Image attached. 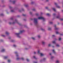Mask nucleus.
<instances>
[{"label": "nucleus", "instance_id": "f257e3e1", "mask_svg": "<svg viewBox=\"0 0 63 63\" xmlns=\"http://www.w3.org/2000/svg\"><path fill=\"white\" fill-rule=\"evenodd\" d=\"M23 32V31H21L20 32V33H15V34L18 37V38H20V36H19V35L20 33H22Z\"/></svg>", "mask_w": 63, "mask_h": 63}, {"label": "nucleus", "instance_id": "f03ea898", "mask_svg": "<svg viewBox=\"0 0 63 63\" xmlns=\"http://www.w3.org/2000/svg\"><path fill=\"white\" fill-rule=\"evenodd\" d=\"M37 18H34V22L35 24H37L38 23V21H37Z\"/></svg>", "mask_w": 63, "mask_h": 63}, {"label": "nucleus", "instance_id": "7ed1b4c3", "mask_svg": "<svg viewBox=\"0 0 63 63\" xmlns=\"http://www.w3.org/2000/svg\"><path fill=\"white\" fill-rule=\"evenodd\" d=\"M38 19H43V21H44L45 20V18L43 17H39Z\"/></svg>", "mask_w": 63, "mask_h": 63}, {"label": "nucleus", "instance_id": "20e7f679", "mask_svg": "<svg viewBox=\"0 0 63 63\" xmlns=\"http://www.w3.org/2000/svg\"><path fill=\"white\" fill-rule=\"evenodd\" d=\"M10 2H13V4H15V3H16V1H11V0H10Z\"/></svg>", "mask_w": 63, "mask_h": 63}, {"label": "nucleus", "instance_id": "39448f33", "mask_svg": "<svg viewBox=\"0 0 63 63\" xmlns=\"http://www.w3.org/2000/svg\"><path fill=\"white\" fill-rule=\"evenodd\" d=\"M39 53L40 54L41 56H44V54L42 53Z\"/></svg>", "mask_w": 63, "mask_h": 63}, {"label": "nucleus", "instance_id": "423d86ee", "mask_svg": "<svg viewBox=\"0 0 63 63\" xmlns=\"http://www.w3.org/2000/svg\"><path fill=\"white\" fill-rule=\"evenodd\" d=\"M5 51V50L4 49H3L1 51V52H4V51Z\"/></svg>", "mask_w": 63, "mask_h": 63}, {"label": "nucleus", "instance_id": "0eeeda50", "mask_svg": "<svg viewBox=\"0 0 63 63\" xmlns=\"http://www.w3.org/2000/svg\"><path fill=\"white\" fill-rule=\"evenodd\" d=\"M52 43L53 44H56V43H55V41H53L52 42Z\"/></svg>", "mask_w": 63, "mask_h": 63}, {"label": "nucleus", "instance_id": "6e6552de", "mask_svg": "<svg viewBox=\"0 0 63 63\" xmlns=\"http://www.w3.org/2000/svg\"><path fill=\"white\" fill-rule=\"evenodd\" d=\"M46 15L48 16H50V14H46Z\"/></svg>", "mask_w": 63, "mask_h": 63}, {"label": "nucleus", "instance_id": "1a4fd4ad", "mask_svg": "<svg viewBox=\"0 0 63 63\" xmlns=\"http://www.w3.org/2000/svg\"><path fill=\"white\" fill-rule=\"evenodd\" d=\"M6 35H8L9 34V32H6Z\"/></svg>", "mask_w": 63, "mask_h": 63}, {"label": "nucleus", "instance_id": "9d476101", "mask_svg": "<svg viewBox=\"0 0 63 63\" xmlns=\"http://www.w3.org/2000/svg\"><path fill=\"white\" fill-rule=\"evenodd\" d=\"M53 10L55 12H56V10H55V9L54 8H52Z\"/></svg>", "mask_w": 63, "mask_h": 63}, {"label": "nucleus", "instance_id": "9b49d317", "mask_svg": "<svg viewBox=\"0 0 63 63\" xmlns=\"http://www.w3.org/2000/svg\"><path fill=\"white\" fill-rule=\"evenodd\" d=\"M32 39H33V40H35V38L33 37H32Z\"/></svg>", "mask_w": 63, "mask_h": 63}, {"label": "nucleus", "instance_id": "f8f14e48", "mask_svg": "<svg viewBox=\"0 0 63 63\" xmlns=\"http://www.w3.org/2000/svg\"><path fill=\"white\" fill-rule=\"evenodd\" d=\"M56 7L57 8H60V6H58V5H57Z\"/></svg>", "mask_w": 63, "mask_h": 63}, {"label": "nucleus", "instance_id": "ddd939ff", "mask_svg": "<svg viewBox=\"0 0 63 63\" xmlns=\"http://www.w3.org/2000/svg\"><path fill=\"white\" fill-rule=\"evenodd\" d=\"M52 51L53 52V53H55V51H54V50H52Z\"/></svg>", "mask_w": 63, "mask_h": 63}, {"label": "nucleus", "instance_id": "4468645a", "mask_svg": "<svg viewBox=\"0 0 63 63\" xmlns=\"http://www.w3.org/2000/svg\"><path fill=\"white\" fill-rule=\"evenodd\" d=\"M56 47H59L60 46L59 45H58V44H57L56 45Z\"/></svg>", "mask_w": 63, "mask_h": 63}, {"label": "nucleus", "instance_id": "2eb2a0df", "mask_svg": "<svg viewBox=\"0 0 63 63\" xmlns=\"http://www.w3.org/2000/svg\"><path fill=\"white\" fill-rule=\"evenodd\" d=\"M7 58H8V57L5 56L4 57V59H7Z\"/></svg>", "mask_w": 63, "mask_h": 63}, {"label": "nucleus", "instance_id": "dca6fc26", "mask_svg": "<svg viewBox=\"0 0 63 63\" xmlns=\"http://www.w3.org/2000/svg\"><path fill=\"white\" fill-rule=\"evenodd\" d=\"M56 33L57 34H59V32H56Z\"/></svg>", "mask_w": 63, "mask_h": 63}, {"label": "nucleus", "instance_id": "f3484780", "mask_svg": "<svg viewBox=\"0 0 63 63\" xmlns=\"http://www.w3.org/2000/svg\"><path fill=\"white\" fill-rule=\"evenodd\" d=\"M11 62V60H8V62L9 63H10Z\"/></svg>", "mask_w": 63, "mask_h": 63}, {"label": "nucleus", "instance_id": "a211bd4d", "mask_svg": "<svg viewBox=\"0 0 63 63\" xmlns=\"http://www.w3.org/2000/svg\"><path fill=\"white\" fill-rule=\"evenodd\" d=\"M48 30H51V28H48Z\"/></svg>", "mask_w": 63, "mask_h": 63}, {"label": "nucleus", "instance_id": "6ab92c4d", "mask_svg": "<svg viewBox=\"0 0 63 63\" xmlns=\"http://www.w3.org/2000/svg\"><path fill=\"white\" fill-rule=\"evenodd\" d=\"M25 6L26 7H28V5H25Z\"/></svg>", "mask_w": 63, "mask_h": 63}, {"label": "nucleus", "instance_id": "aec40b11", "mask_svg": "<svg viewBox=\"0 0 63 63\" xmlns=\"http://www.w3.org/2000/svg\"><path fill=\"white\" fill-rule=\"evenodd\" d=\"M26 60L27 61H28H28H29V59H27Z\"/></svg>", "mask_w": 63, "mask_h": 63}, {"label": "nucleus", "instance_id": "412c9836", "mask_svg": "<svg viewBox=\"0 0 63 63\" xmlns=\"http://www.w3.org/2000/svg\"><path fill=\"white\" fill-rule=\"evenodd\" d=\"M42 44H43V45H44L45 43V42H42Z\"/></svg>", "mask_w": 63, "mask_h": 63}, {"label": "nucleus", "instance_id": "4be33fe9", "mask_svg": "<svg viewBox=\"0 0 63 63\" xmlns=\"http://www.w3.org/2000/svg\"><path fill=\"white\" fill-rule=\"evenodd\" d=\"M56 18H59V16H57L56 17Z\"/></svg>", "mask_w": 63, "mask_h": 63}, {"label": "nucleus", "instance_id": "5701e85b", "mask_svg": "<svg viewBox=\"0 0 63 63\" xmlns=\"http://www.w3.org/2000/svg\"><path fill=\"white\" fill-rule=\"evenodd\" d=\"M22 16H26V15L23 14Z\"/></svg>", "mask_w": 63, "mask_h": 63}, {"label": "nucleus", "instance_id": "b1692460", "mask_svg": "<svg viewBox=\"0 0 63 63\" xmlns=\"http://www.w3.org/2000/svg\"><path fill=\"white\" fill-rule=\"evenodd\" d=\"M48 47H50L51 46V45L50 44H49L48 45Z\"/></svg>", "mask_w": 63, "mask_h": 63}, {"label": "nucleus", "instance_id": "393cba45", "mask_svg": "<svg viewBox=\"0 0 63 63\" xmlns=\"http://www.w3.org/2000/svg\"><path fill=\"white\" fill-rule=\"evenodd\" d=\"M11 12H14V10H12L11 11Z\"/></svg>", "mask_w": 63, "mask_h": 63}, {"label": "nucleus", "instance_id": "a878e982", "mask_svg": "<svg viewBox=\"0 0 63 63\" xmlns=\"http://www.w3.org/2000/svg\"><path fill=\"white\" fill-rule=\"evenodd\" d=\"M21 60H24V58H21Z\"/></svg>", "mask_w": 63, "mask_h": 63}, {"label": "nucleus", "instance_id": "bb28decb", "mask_svg": "<svg viewBox=\"0 0 63 63\" xmlns=\"http://www.w3.org/2000/svg\"><path fill=\"white\" fill-rule=\"evenodd\" d=\"M54 57V56H52L51 57V59H52V58H53Z\"/></svg>", "mask_w": 63, "mask_h": 63}, {"label": "nucleus", "instance_id": "cd10ccee", "mask_svg": "<svg viewBox=\"0 0 63 63\" xmlns=\"http://www.w3.org/2000/svg\"><path fill=\"white\" fill-rule=\"evenodd\" d=\"M56 63H59V61H56Z\"/></svg>", "mask_w": 63, "mask_h": 63}, {"label": "nucleus", "instance_id": "c85d7f7f", "mask_svg": "<svg viewBox=\"0 0 63 63\" xmlns=\"http://www.w3.org/2000/svg\"><path fill=\"white\" fill-rule=\"evenodd\" d=\"M60 20H61V21H62V20H63V19H60Z\"/></svg>", "mask_w": 63, "mask_h": 63}, {"label": "nucleus", "instance_id": "c756f323", "mask_svg": "<svg viewBox=\"0 0 63 63\" xmlns=\"http://www.w3.org/2000/svg\"><path fill=\"white\" fill-rule=\"evenodd\" d=\"M38 38H40V37H41V36H40V35H38Z\"/></svg>", "mask_w": 63, "mask_h": 63}, {"label": "nucleus", "instance_id": "7c9ffc66", "mask_svg": "<svg viewBox=\"0 0 63 63\" xmlns=\"http://www.w3.org/2000/svg\"><path fill=\"white\" fill-rule=\"evenodd\" d=\"M13 47H16V45H13Z\"/></svg>", "mask_w": 63, "mask_h": 63}, {"label": "nucleus", "instance_id": "2f4dec72", "mask_svg": "<svg viewBox=\"0 0 63 63\" xmlns=\"http://www.w3.org/2000/svg\"><path fill=\"white\" fill-rule=\"evenodd\" d=\"M49 23H50V24H52V22H50Z\"/></svg>", "mask_w": 63, "mask_h": 63}, {"label": "nucleus", "instance_id": "473e14b6", "mask_svg": "<svg viewBox=\"0 0 63 63\" xmlns=\"http://www.w3.org/2000/svg\"><path fill=\"white\" fill-rule=\"evenodd\" d=\"M19 58H17V60H19Z\"/></svg>", "mask_w": 63, "mask_h": 63}, {"label": "nucleus", "instance_id": "72a5a7b5", "mask_svg": "<svg viewBox=\"0 0 63 63\" xmlns=\"http://www.w3.org/2000/svg\"><path fill=\"white\" fill-rule=\"evenodd\" d=\"M46 9H48V7H46Z\"/></svg>", "mask_w": 63, "mask_h": 63}, {"label": "nucleus", "instance_id": "f704fd0d", "mask_svg": "<svg viewBox=\"0 0 63 63\" xmlns=\"http://www.w3.org/2000/svg\"><path fill=\"white\" fill-rule=\"evenodd\" d=\"M33 58H35V59H36V57H35V56H33Z\"/></svg>", "mask_w": 63, "mask_h": 63}, {"label": "nucleus", "instance_id": "c9c22d12", "mask_svg": "<svg viewBox=\"0 0 63 63\" xmlns=\"http://www.w3.org/2000/svg\"><path fill=\"white\" fill-rule=\"evenodd\" d=\"M61 38H59V41H60V40H61Z\"/></svg>", "mask_w": 63, "mask_h": 63}, {"label": "nucleus", "instance_id": "e433bc0d", "mask_svg": "<svg viewBox=\"0 0 63 63\" xmlns=\"http://www.w3.org/2000/svg\"><path fill=\"white\" fill-rule=\"evenodd\" d=\"M40 53V51L38 50V52L37 53Z\"/></svg>", "mask_w": 63, "mask_h": 63}, {"label": "nucleus", "instance_id": "4c0bfd02", "mask_svg": "<svg viewBox=\"0 0 63 63\" xmlns=\"http://www.w3.org/2000/svg\"><path fill=\"white\" fill-rule=\"evenodd\" d=\"M0 16H3V14H2L0 15Z\"/></svg>", "mask_w": 63, "mask_h": 63}, {"label": "nucleus", "instance_id": "58836bf2", "mask_svg": "<svg viewBox=\"0 0 63 63\" xmlns=\"http://www.w3.org/2000/svg\"><path fill=\"white\" fill-rule=\"evenodd\" d=\"M46 60V58H43V60Z\"/></svg>", "mask_w": 63, "mask_h": 63}, {"label": "nucleus", "instance_id": "ea45409f", "mask_svg": "<svg viewBox=\"0 0 63 63\" xmlns=\"http://www.w3.org/2000/svg\"><path fill=\"white\" fill-rule=\"evenodd\" d=\"M15 54H17V52H15Z\"/></svg>", "mask_w": 63, "mask_h": 63}, {"label": "nucleus", "instance_id": "a19ab883", "mask_svg": "<svg viewBox=\"0 0 63 63\" xmlns=\"http://www.w3.org/2000/svg\"><path fill=\"white\" fill-rule=\"evenodd\" d=\"M2 37H5V35H1Z\"/></svg>", "mask_w": 63, "mask_h": 63}, {"label": "nucleus", "instance_id": "79ce46f5", "mask_svg": "<svg viewBox=\"0 0 63 63\" xmlns=\"http://www.w3.org/2000/svg\"><path fill=\"white\" fill-rule=\"evenodd\" d=\"M16 56L17 57H18V55H16Z\"/></svg>", "mask_w": 63, "mask_h": 63}, {"label": "nucleus", "instance_id": "37998d69", "mask_svg": "<svg viewBox=\"0 0 63 63\" xmlns=\"http://www.w3.org/2000/svg\"><path fill=\"white\" fill-rule=\"evenodd\" d=\"M55 14H53V16H55Z\"/></svg>", "mask_w": 63, "mask_h": 63}, {"label": "nucleus", "instance_id": "c03bdc74", "mask_svg": "<svg viewBox=\"0 0 63 63\" xmlns=\"http://www.w3.org/2000/svg\"><path fill=\"white\" fill-rule=\"evenodd\" d=\"M36 16H38V14H36Z\"/></svg>", "mask_w": 63, "mask_h": 63}, {"label": "nucleus", "instance_id": "a18cd8bd", "mask_svg": "<svg viewBox=\"0 0 63 63\" xmlns=\"http://www.w3.org/2000/svg\"><path fill=\"white\" fill-rule=\"evenodd\" d=\"M35 9H33L32 10V11H35Z\"/></svg>", "mask_w": 63, "mask_h": 63}, {"label": "nucleus", "instance_id": "49530a36", "mask_svg": "<svg viewBox=\"0 0 63 63\" xmlns=\"http://www.w3.org/2000/svg\"><path fill=\"white\" fill-rule=\"evenodd\" d=\"M9 24H12V23L10 22L9 23Z\"/></svg>", "mask_w": 63, "mask_h": 63}, {"label": "nucleus", "instance_id": "de8ad7c7", "mask_svg": "<svg viewBox=\"0 0 63 63\" xmlns=\"http://www.w3.org/2000/svg\"><path fill=\"white\" fill-rule=\"evenodd\" d=\"M55 29V30H57V29H58V28H56Z\"/></svg>", "mask_w": 63, "mask_h": 63}, {"label": "nucleus", "instance_id": "09e8293b", "mask_svg": "<svg viewBox=\"0 0 63 63\" xmlns=\"http://www.w3.org/2000/svg\"><path fill=\"white\" fill-rule=\"evenodd\" d=\"M55 5H57V3H55Z\"/></svg>", "mask_w": 63, "mask_h": 63}, {"label": "nucleus", "instance_id": "8fccbe9b", "mask_svg": "<svg viewBox=\"0 0 63 63\" xmlns=\"http://www.w3.org/2000/svg\"><path fill=\"white\" fill-rule=\"evenodd\" d=\"M30 14H32V12H30Z\"/></svg>", "mask_w": 63, "mask_h": 63}, {"label": "nucleus", "instance_id": "3c124183", "mask_svg": "<svg viewBox=\"0 0 63 63\" xmlns=\"http://www.w3.org/2000/svg\"><path fill=\"white\" fill-rule=\"evenodd\" d=\"M54 36H55L54 35H52V37H54Z\"/></svg>", "mask_w": 63, "mask_h": 63}, {"label": "nucleus", "instance_id": "603ef678", "mask_svg": "<svg viewBox=\"0 0 63 63\" xmlns=\"http://www.w3.org/2000/svg\"><path fill=\"white\" fill-rule=\"evenodd\" d=\"M54 27H55V28H56V25H54Z\"/></svg>", "mask_w": 63, "mask_h": 63}, {"label": "nucleus", "instance_id": "864d4df0", "mask_svg": "<svg viewBox=\"0 0 63 63\" xmlns=\"http://www.w3.org/2000/svg\"><path fill=\"white\" fill-rule=\"evenodd\" d=\"M48 0H46V2H48Z\"/></svg>", "mask_w": 63, "mask_h": 63}, {"label": "nucleus", "instance_id": "5fc2aeb1", "mask_svg": "<svg viewBox=\"0 0 63 63\" xmlns=\"http://www.w3.org/2000/svg\"><path fill=\"white\" fill-rule=\"evenodd\" d=\"M41 30H43V29L42 28H41Z\"/></svg>", "mask_w": 63, "mask_h": 63}, {"label": "nucleus", "instance_id": "6e6d98bb", "mask_svg": "<svg viewBox=\"0 0 63 63\" xmlns=\"http://www.w3.org/2000/svg\"><path fill=\"white\" fill-rule=\"evenodd\" d=\"M34 54H36V52H34Z\"/></svg>", "mask_w": 63, "mask_h": 63}, {"label": "nucleus", "instance_id": "4d7b16f0", "mask_svg": "<svg viewBox=\"0 0 63 63\" xmlns=\"http://www.w3.org/2000/svg\"><path fill=\"white\" fill-rule=\"evenodd\" d=\"M11 42H14V40H12V41H11Z\"/></svg>", "mask_w": 63, "mask_h": 63}, {"label": "nucleus", "instance_id": "13d9d810", "mask_svg": "<svg viewBox=\"0 0 63 63\" xmlns=\"http://www.w3.org/2000/svg\"><path fill=\"white\" fill-rule=\"evenodd\" d=\"M34 63H37V62H34Z\"/></svg>", "mask_w": 63, "mask_h": 63}, {"label": "nucleus", "instance_id": "bf43d9fd", "mask_svg": "<svg viewBox=\"0 0 63 63\" xmlns=\"http://www.w3.org/2000/svg\"><path fill=\"white\" fill-rule=\"evenodd\" d=\"M32 3V4H33V2H32V3Z\"/></svg>", "mask_w": 63, "mask_h": 63}, {"label": "nucleus", "instance_id": "052dcab7", "mask_svg": "<svg viewBox=\"0 0 63 63\" xmlns=\"http://www.w3.org/2000/svg\"><path fill=\"white\" fill-rule=\"evenodd\" d=\"M52 47H54V46H52Z\"/></svg>", "mask_w": 63, "mask_h": 63}, {"label": "nucleus", "instance_id": "680f3d73", "mask_svg": "<svg viewBox=\"0 0 63 63\" xmlns=\"http://www.w3.org/2000/svg\"><path fill=\"white\" fill-rule=\"evenodd\" d=\"M13 19V18H11V19Z\"/></svg>", "mask_w": 63, "mask_h": 63}, {"label": "nucleus", "instance_id": "e2e57ef3", "mask_svg": "<svg viewBox=\"0 0 63 63\" xmlns=\"http://www.w3.org/2000/svg\"><path fill=\"white\" fill-rule=\"evenodd\" d=\"M12 8V7H10V8Z\"/></svg>", "mask_w": 63, "mask_h": 63}, {"label": "nucleus", "instance_id": "0e129e2a", "mask_svg": "<svg viewBox=\"0 0 63 63\" xmlns=\"http://www.w3.org/2000/svg\"><path fill=\"white\" fill-rule=\"evenodd\" d=\"M19 16H17V17H19Z\"/></svg>", "mask_w": 63, "mask_h": 63}, {"label": "nucleus", "instance_id": "69168bd1", "mask_svg": "<svg viewBox=\"0 0 63 63\" xmlns=\"http://www.w3.org/2000/svg\"><path fill=\"white\" fill-rule=\"evenodd\" d=\"M60 35H62V34H60Z\"/></svg>", "mask_w": 63, "mask_h": 63}, {"label": "nucleus", "instance_id": "338daca9", "mask_svg": "<svg viewBox=\"0 0 63 63\" xmlns=\"http://www.w3.org/2000/svg\"><path fill=\"white\" fill-rule=\"evenodd\" d=\"M25 49H27V48H26Z\"/></svg>", "mask_w": 63, "mask_h": 63}, {"label": "nucleus", "instance_id": "774afa93", "mask_svg": "<svg viewBox=\"0 0 63 63\" xmlns=\"http://www.w3.org/2000/svg\"><path fill=\"white\" fill-rule=\"evenodd\" d=\"M50 55H51V54H50Z\"/></svg>", "mask_w": 63, "mask_h": 63}]
</instances>
